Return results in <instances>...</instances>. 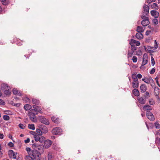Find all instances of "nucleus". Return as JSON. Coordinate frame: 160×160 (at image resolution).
Here are the masks:
<instances>
[{
    "label": "nucleus",
    "instance_id": "10",
    "mask_svg": "<svg viewBox=\"0 0 160 160\" xmlns=\"http://www.w3.org/2000/svg\"><path fill=\"white\" fill-rule=\"evenodd\" d=\"M52 143V142L50 140H45L44 142V147L46 148H49L51 146Z\"/></svg>",
    "mask_w": 160,
    "mask_h": 160
},
{
    "label": "nucleus",
    "instance_id": "31",
    "mask_svg": "<svg viewBox=\"0 0 160 160\" xmlns=\"http://www.w3.org/2000/svg\"><path fill=\"white\" fill-rule=\"evenodd\" d=\"M145 124L148 130L149 129H152V128L153 126V125L152 123H149L148 124L146 122H145Z\"/></svg>",
    "mask_w": 160,
    "mask_h": 160
},
{
    "label": "nucleus",
    "instance_id": "56",
    "mask_svg": "<svg viewBox=\"0 0 160 160\" xmlns=\"http://www.w3.org/2000/svg\"><path fill=\"white\" fill-rule=\"evenodd\" d=\"M142 51H137V54L138 56H141L142 55Z\"/></svg>",
    "mask_w": 160,
    "mask_h": 160
},
{
    "label": "nucleus",
    "instance_id": "35",
    "mask_svg": "<svg viewBox=\"0 0 160 160\" xmlns=\"http://www.w3.org/2000/svg\"><path fill=\"white\" fill-rule=\"evenodd\" d=\"M153 47H151L150 46H148V48L147 49V48L145 46H143L142 47V49H144V50H151V49H152L153 48Z\"/></svg>",
    "mask_w": 160,
    "mask_h": 160
},
{
    "label": "nucleus",
    "instance_id": "55",
    "mask_svg": "<svg viewBox=\"0 0 160 160\" xmlns=\"http://www.w3.org/2000/svg\"><path fill=\"white\" fill-rule=\"evenodd\" d=\"M155 71V68H153L151 70L150 72V73L151 74H154Z\"/></svg>",
    "mask_w": 160,
    "mask_h": 160
},
{
    "label": "nucleus",
    "instance_id": "52",
    "mask_svg": "<svg viewBox=\"0 0 160 160\" xmlns=\"http://www.w3.org/2000/svg\"><path fill=\"white\" fill-rule=\"evenodd\" d=\"M148 79L149 83H150L151 81L153 83L154 85H155V83H154V81L152 79L151 77H149L148 78Z\"/></svg>",
    "mask_w": 160,
    "mask_h": 160
},
{
    "label": "nucleus",
    "instance_id": "19",
    "mask_svg": "<svg viewBox=\"0 0 160 160\" xmlns=\"http://www.w3.org/2000/svg\"><path fill=\"white\" fill-rule=\"evenodd\" d=\"M12 91L14 95H18L19 96H22V93L18 90L16 89H13Z\"/></svg>",
    "mask_w": 160,
    "mask_h": 160
},
{
    "label": "nucleus",
    "instance_id": "11",
    "mask_svg": "<svg viewBox=\"0 0 160 160\" xmlns=\"http://www.w3.org/2000/svg\"><path fill=\"white\" fill-rule=\"evenodd\" d=\"M32 107L33 109H32V110H34L36 112H38L41 113H42V109L40 107L37 105H33L32 106Z\"/></svg>",
    "mask_w": 160,
    "mask_h": 160
},
{
    "label": "nucleus",
    "instance_id": "6",
    "mask_svg": "<svg viewBox=\"0 0 160 160\" xmlns=\"http://www.w3.org/2000/svg\"><path fill=\"white\" fill-rule=\"evenodd\" d=\"M146 114L148 118L150 121H153L155 118L152 113L150 111H147Z\"/></svg>",
    "mask_w": 160,
    "mask_h": 160
},
{
    "label": "nucleus",
    "instance_id": "17",
    "mask_svg": "<svg viewBox=\"0 0 160 160\" xmlns=\"http://www.w3.org/2000/svg\"><path fill=\"white\" fill-rule=\"evenodd\" d=\"M37 149L39 151H38L40 152V153L43 152L44 150V145L42 144H40L37 148Z\"/></svg>",
    "mask_w": 160,
    "mask_h": 160
},
{
    "label": "nucleus",
    "instance_id": "39",
    "mask_svg": "<svg viewBox=\"0 0 160 160\" xmlns=\"http://www.w3.org/2000/svg\"><path fill=\"white\" fill-rule=\"evenodd\" d=\"M25 160H34V159L30 155H26L25 157Z\"/></svg>",
    "mask_w": 160,
    "mask_h": 160
},
{
    "label": "nucleus",
    "instance_id": "46",
    "mask_svg": "<svg viewBox=\"0 0 160 160\" xmlns=\"http://www.w3.org/2000/svg\"><path fill=\"white\" fill-rule=\"evenodd\" d=\"M3 119L6 121L10 119L9 116L7 115H4L3 116Z\"/></svg>",
    "mask_w": 160,
    "mask_h": 160
},
{
    "label": "nucleus",
    "instance_id": "23",
    "mask_svg": "<svg viewBox=\"0 0 160 160\" xmlns=\"http://www.w3.org/2000/svg\"><path fill=\"white\" fill-rule=\"evenodd\" d=\"M51 119L52 122L56 123H59V118H56L55 117L53 116L51 118Z\"/></svg>",
    "mask_w": 160,
    "mask_h": 160
},
{
    "label": "nucleus",
    "instance_id": "25",
    "mask_svg": "<svg viewBox=\"0 0 160 160\" xmlns=\"http://www.w3.org/2000/svg\"><path fill=\"white\" fill-rule=\"evenodd\" d=\"M132 93L135 96L137 97L140 94L139 91L136 88H135L132 90Z\"/></svg>",
    "mask_w": 160,
    "mask_h": 160
},
{
    "label": "nucleus",
    "instance_id": "60",
    "mask_svg": "<svg viewBox=\"0 0 160 160\" xmlns=\"http://www.w3.org/2000/svg\"><path fill=\"white\" fill-rule=\"evenodd\" d=\"M2 149V148L1 147V145L0 144V157L2 158V156L3 153L1 151V150Z\"/></svg>",
    "mask_w": 160,
    "mask_h": 160
},
{
    "label": "nucleus",
    "instance_id": "63",
    "mask_svg": "<svg viewBox=\"0 0 160 160\" xmlns=\"http://www.w3.org/2000/svg\"><path fill=\"white\" fill-rule=\"evenodd\" d=\"M155 80H156V82L157 83V84L158 85V87H160V85L159 84L158 80V78L157 77L155 78Z\"/></svg>",
    "mask_w": 160,
    "mask_h": 160
},
{
    "label": "nucleus",
    "instance_id": "21",
    "mask_svg": "<svg viewBox=\"0 0 160 160\" xmlns=\"http://www.w3.org/2000/svg\"><path fill=\"white\" fill-rule=\"evenodd\" d=\"M139 82L138 81H133L132 82V87L134 88H137L138 87Z\"/></svg>",
    "mask_w": 160,
    "mask_h": 160
},
{
    "label": "nucleus",
    "instance_id": "61",
    "mask_svg": "<svg viewBox=\"0 0 160 160\" xmlns=\"http://www.w3.org/2000/svg\"><path fill=\"white\" fill-rule=\"evenodd\" d=\"M5 104V102L2 99H0V105H4Z\"/></svg>",
    "mask_w": 160,
    "mask_h": 160
},
{
    "label": "nucleus",
    "instance_id": "53",
    "mask_svg": "<svg viewBox=\"0 0 160 160\" xmlns=\"http://www.w3.org/2000/svg\"><path fill=\"white\" fill-rule=\"evenodd\" d=\"M137 59L136 57L134 56L133 57L132 60L133 62H136L137 61Z\"/></svg>",
    "mask_w": 160,
    "mask_h": 160
},
{
    "label": "nucleus",
    "instance_id": "32",
    "mask_svg": "<svg viewBox=\"0 0 160 160\" xmlns=\"http://www.w3.org/2000/svg\"><path fill=\"white\" fill-rule=\"evenodd\" d=\"M10 87L6 84H3L2 85V90L10 88Z\"/></svg>",
    "mask_w": 160,
    "mask_h": 160
},
{
    "label": "nucleus",
    "instance_id": "42",
    "mask_svg": "<svg viewBox=\"0 0 160 160\" xmlns=\"http://www.w3.org/2000/svg\"><path fill=\"white\" fill-rule=\"evenodd\" d=\"M154 126L156 128H160V124L158 122H156L154 123Z\"/></svg>",
    "mask_w": 160,
    "mask_h": 160
},
{
    "label": "nucleus",
    "instance_id": "29",
    "mask_svg": "<svg viewBox=\"0 0 160 160\" xmlns=\"http://www.w3.org/2000/svg\"><path fill=\"white\" fill-rule=\"evenodd\" d=\"M159 89L158 87H155L154 88V93L156 96H158L159 94Z\"/></svg>",
    "mask_w": 160,
    "mask_h": 160
},
{
    "label": "nucleus",
    "instance_id": "59",
    "mask_svg": "<svg viewBox=\"0 0 160 160\" xmlns=\"http://www.w3.org/2000/svg\"><path fill=\"white\" fill-rule=\"evenodd\" d=\"M8 145L10 147H12L14 146L13 143L11 142L8 143Z\"/></svg>",
    "mask_w": 160,
    "mask_h": 160
},
{
    "label": "nucleus",
    "instance_id": "38",
    "mask_svg": "<svg viewBox=\"0 0 160 160\" xmlns=\"http://www.w3.org/2000/svg\"><path fill=\"white\" fill-rule=\"evenodd\" d=\"M134 51H128V58L131 57L133 55V53Z\"/></svg>",
    "mask_w": 160,
    "mask_h": 160
},
{
    "label": "nucleus",
    "instance_id": "7",
    "mask_svg": "<svg viewBox=\"0 0 160 160\" xmlns=\"http://www.w3.org/2000/svg\"><path fill=\"white\" fill-rule=\"evenodd\" d=\"M148 60V54L146 53H144L143 54L142 61V66H144L146 64Z\"/></svg>",
    "mask_w": 160,
    "mask_h": 160
},
{
    "label": "nucleus",
    "instance_id": "14",
    "mask_svg": "<svg viewBox=\"0 0 160 160\" xmlns=\"http://www.w3.org/2000/svg\"><path fill=\"white\" fill-rule=\"evenodd\" d=\"M12 43H16L18 46H21L22 45V42L20 40L17 38H14L13 40V42H11Z\"/></svg>",
    "mask_w": 160,
    "mask_h": 160
},
{
    "label": "nucleus",
    "instance_id": "64",
    "mask_svg": "<svg viewBox=\"0 0 160 160\" xmlns=\"http://www.w3.org/2000/svg\"><path fill=\"white\" fill-rule=\"evenodd\" d=\"M155 0H147V2L149 4L152 2H155Z\"/></svg>",
    "mask_w": 160,
    "mask_h": 160
},
{
    "label": "nucleus",
    "instance_id": "2",
    "mask_svg": "<svg viewBox=\"0 0 160 160\" xmlns=\"http://www.w3.org/2000/svg\"><path fill=\"white\" fill-rule=\"evenodd\" d=\"M141 18L142 19L141 22V24L143 27H146L149 25L150 22L149 20V18L143 15L141 16Z\"/></svg>",
    "mask_w": 160,
    "mask_h": 160
},
{
    "label": "nucleus",
    "instance_id": "47",
    "mask_svg": "<svg viewBox=\"0 0 160 160\" xmlns=\"http://www.w3.org/2000/svg\"><path fill=\"white\" fill-rule=\"evenodd\" d=\"M145 94L144 95V97L146 99H148L150 97V95L149 92H145Z\"/></svg>",
    "mask_w": 160,
    "mask_h": 160
},
{
    "label": "nucleus",
    "instance_id": "8",
    "mask_svg": "<svg viewBox=\"0 0 160 160\" xmlns=\"http://www.w3.org/2000/svg\"><path fill=\"white\" fill-rule=\"evenodd\" d=\"M143 16H147L149 13V7L146 4L143 5Z\"/></svg>",
    "mask_w": 160,
    "mask_h": 160
},
{
    "label": "nucleus",
    "instance_id": "44",
    "mask_svg": "<svg viewBox=\"0 0 160 160\" xmlns=\"http://www.w3.org/2000/svg\"><path fill=\"white\" fill-rule=\"evenodd\" d=\"M155 142L157 145H159L160 144V138H159L158 137L156 138Z\"/></svg>",
    "mask_w": 160,
    "mask_h": 160
},
{
    "label": "nucleus",
    "instance_id": "51",
    "mask_svg": "<svg viewBox=\"0 0 160 160\" xmlns=\"http://www.w3.org/2000/svg\"><path fill=\"white\" fill-rule=\"evenodd\" d=\"M151 61L152 65V66H153L155 64V62L154 59V58H153V57H151Z\"/></svg>",
    "mask_w": 160,
    "mask_h": 160
},
{
    "label": "nucleus",
    "instance_id": "34",
    "mask_svg": "<svg viewBox=\"0 0 160 160\" xmlns=\"http://www.w3.org/2000/svg\"><path fill=\"white\" fill-rule=\"evenodd\" d=\"M14 152L13 150H10L8 151V154L9 157L10 158H12V155L13 154H14Z\"/></svg>",
    "mask_w": 160,
    "mask_h": 160
},
{
    "label": "nucleus",
    "instance_id": "50",
    "mask_svg": "<svg viewBox=\"0 0 160 160\" xmlns=\"http://www.w3.org/2000/svg\"><path fill=\"white\" fill-rule=\"evenodd\" d=\"M149 102L150 105H152L155 104V102L152 100V99H150L149 101Z\"/></svg>",
    "mask_w": 160,
    "mask_h": 160
},
{
    "label": "nucleus",
    "instance_id": "33",
    "mask_svg": "<svg viewBox=\"0 0 160 160\" xmlns=\"http://www.w3.org/2000/svg\"><path fill=\"white\" fill-rule=\"evenodd\" d=\"M132 78L133 79V81L136 82L138 81V79L137 78V75L135 73H133L132 74Z\"/></svg>",
    "mask_w": 160,
    "mask_h": 160
},
{
    "label": "nucleus",
    "instance_id": "20",
    "mask_svg": "<svg viewBox=\"0 0 160 160\" xmlns=\"http://www.w3.org/2000/svg\"><path fill=\"white\" fill-rule=\"evenodd\" d=\"M138 102L142 104H143L146 103V100L144 99L142 97H140L138 98Z\"/></svg>",
    "mask_w": 160,
    "mask_h": 160
},
{
    "label": "nucleus",
    "instance_id": "54",
    "mask_svg": "<svg viewBox=\"0 0 160 160\" xmlns=\"http://www.w3.org/2000/svg\"><path fill=\"white\" fill-rule=\"evenodd\" d=\"M142 80L147 83H148V84L149 83V82H148V78H143L142 79Z\"/></svg>",
    "mask_w": 160,
    "mask_h": 160
},
{
    "label": "nucleus",
    "instance_id": "1",
    "mask_svg": "<svg viewBox=\"0 0 160 160\" xmlns=\"http://www.w3.org/2000/svg\"><path fill=\"white\" fill-rule=\"evenodd\" d=\"M30 156L35 160H41V153L37 150H32Z\"/></svg>",
    "mask_w": 160,
    "mask_h": 160
},
{
    "label": "nucleus",
    "instance_id": "40",
    "mask_svg": "<svg viewBox=\"0 0 160 160\" xmlns=\"http://www.w3.org/2000/svg\"><path fill=\"white\" fill-rule=\"evenodd\" d=\"M1 2H2V3L3 5L5 6L8 5L10 2L9 0H5V1H3Z\"/></svg>",
    "mask_w": 160,
    "mask_h": 160
},
{
    "label": "nucleus",
    "instance_id": "26",
    "mask_svg": "<svg viewBox=\"0 0 160 160\" xmlns=\"http://www.w3.org/2000/svg\"><path fill=\"white\" fill-rule=\"evenodd\" d=\"M32 106L28 104H25L24 107V109L26 111L30 110L32 109Z\"/></svg>",
    "mask_w": 160,
    "mask_h": 160
},
{
    "label": "nucleus",
    "instance_id": "18",
    "mask_svg": "<svg viewBox=\"0 0 160 160\" xmlns=\"http://www.w3.org/2000/svg\"><path fill=\"white\" fill-rule=\"evenodd\" d=\"M140 89L142 92H145L147 90V86L145 84H142L140 87Z\"/></svg>",
    "mask_w": 160,
    "mask_h": 160
},
{
    "label": "nucleus",
    "instance_id": "22",
    "mask_svg": "<svg viewBox=\"0 0 160 160\" xmlns=\"http://www.w3.org/2000/svg\"><path fill=\"white\" fill-rule=\"evenodd\" d=\"M136 38L138 39H142L143 38V34L141 32L137 33L135 36Z\"/></svg>",
    "mask_w": 160,
    "mask_h": 160
},
{
    "label": "nucleus",
    "instance_id": "48",
    "mask_svg": "<svg viewBox=\"0 0 160 160\" xmlns=\"http://www.w3.org/2000/svg\"><path fill=\"white\" fill-rule=\"evenodd\" d=\"M157 18H155L152 20V22L155 24V25H156L158 24V20L157 19Z\"/></svg>",
    "mask_w": 160,
    "mask_h": 160
},
{
    "label": "nucleus",
    "instance_id": "4",
    "mask_svg": "<svg viewBox=\"0 0 160 160\" xmlns=\"http://www.w3.org/2000/svg\"><path fill=\"white\" fill-rule=\"evenodd\" d=\"M38 119L40 122L46 125H49L50 124L48 120L44 116H39Z\"/></svg>",
    "mask_w": 160,
    "mask_h": 160
},
{
    "label": "nucleus",
    "instance_id": "27",
    "mask_svg": "<svg viewBox=\"0 0 160 160\" xmlns=\"http://www.w3.org/2000/svg\"><path fill=\"white\" fill-rule=\"evenodd\" d=\"M11 91L10 88L3 90L4 94L7 95H10L11 94Z\"/></svg>",
    "mask_w": 160,
    "mask_h": 160
},
{
    "label": "nucleus",
    "instance_id": "15",
    "mask_svg": "<svg viewBox=\"0 0 160 160\" xmlns=\"http://www.w3.org/2000/svg\"><path fill=\"white\" fill-rule=\"evenodd\" d=\"M45 138L43 136H38L37 138H35V141L37 142L39 141L40 142L42 143L43 142H44V141H45Z\"/></svg>",
    "mask_w": 160,
    "mask_h": 160
},
{
    "label": "nucleus",
    "instance_id": "37",
    "mask_svg": "<svg viewBox=\"0 0 160 160\" xmlns=\"http://www.w3.org/2000/svg\"><path fill=\"white\" fill-rule=\"evenodd\" d=\"M30 134L33 136V137L35 140V138H37L38 137V136H37V134H36V132L34 131H31L30 132Z\"/></svg>",
    "mask_w": 160,
    "mask_h": 160
},
{
    "label": "nucleus",
    "instance_id": "57",
    "mask_svg": "<svg viewBox=\"0 0 160 160\" xmlns=\"http://www.w3.org/2000/svg\"><path fill=\"white\" fill-rule=\"evenodd\" d=\"M158 47V44L156 40L154 41V48L155 49H157Z\"/></svg>",
    "mask_w": 160,
    "mask_h": 160
},
{
    "label": "nucleus",
    "instance_id": "62",
    "mask_svg": "<svg viewBox=\"0 0 160 160\" xmlns=\"http://www.w3.org/2000/svg\"><path fill=\"white\" fill-rule=\"evenodd\" d=\"M17 154V152H14V154H13L12 155V158H13V159H15L16 158H17V157L16 156V155Z\"/></svg>",
    "mask_w": 160,
    "mask_h": 160
},
{
    "label": "nucleus",
    "instance_id": "45",
    "mask_svg": "<svg viewBox=\"0 0 160 160\" xmlns=\"http://www.w3.org/2000/svg\"><path fill=\"white\" fill-rule=\"evenodd\" d=\"M26 150L27 152L28 155H30L31 154V153H32V151H31L30 148L29 147H27L26 148Z\"/></svg>",
    "mask_w": 160,
    "mask_h": 160
},
{
    "label": "nucleus",
    "instance_id": "24",
    "mask_svg": "<svg viewBox=\"0 0 160 160\" xmlns=\"http://www.w3.org/2000/svg\"><path fill=\"white\" fill-rule=\"evenodd\" d=\"M136 31L138 32L142 33L143 32L144 29L142 26H138L137 27Z\"/></svg>",
    "mask_w": 160,
    "mask_h": 160
},
{
    "label": "nucleus",
    "instance_id": "5",
    "mask_svg": "<svg viewBox=\"0 0 160 160\" xmlns=\"http://www.w3.org/2000/svg\"><path fill=\"white\" fill-rule=\"evenodd\" d=\"M62 129L59 127L53 128L52 130L53 134L55 135H60L62 134Z\"/></svg>",
    "mask_w": 160,
    "mask_h": 160
},
{
    "label": "nucleus",
    "instance_id": "3",
    "mask_svg": "<svg viewBox=\"0 0 160 160\" xmlns=\"http://www.w3.org/2000/svg\"><path fill=\"white\" fill-rule=\"evenodd\" d=\"M36 113V114L34 113L31 112H29L28 113V116L29 117L30 119L33 122H36L37 121V119L36 115L38 114Z\"/></svg>",
    "mask_w": 160,
    "mask_h": 160
},
{
    "label": "nucleus",
    "instance_id": "13",
    "mask_svg": "<svg viewBox=\"0 0 160 160\" xmlns=\"http://www.w3.org/2000/svg\"><path fill=\"white\" fill-rule=\"evenodd\" d=\"M151 14L152 16L154 17L155 18H157L159 15V12L155 10H152L151 11Z\"/></svg>",
    "mask_w": 160,
    "mask_h": 160
},
{
    "label": "nucleus",
    "instance_id": "9",
    "mask_svg": "<svg viewBox=\"0 0 160 160\" xmlns=\"http://www.w3.org/2000/svg\"><path fill=\"white\" fill-rule=\"evenodd\" d=\"M136 41L133 39H131L129 42L130 45L131 46V50H136L137 47H135V44Z\"/></svg>",
    "mask_w": 160,
    "mask_h": 160
},
{
    "label": "nucleus",
    "instance_id": "43",
    "mask_svg": "<svg viewBox=\"0 0 160 160\" xmlns=\"http://www.w3.org/2000/svg\"><path fill=\"white\" fill-rule=\"evenodd\" d=\"M39 144L37 143H34L32 144V147L34 149L37 150V148Z\"/></svg>",
    "mask_w": 160,
    "mask_h": 160
},
{
    "label": "nucleus",
    "instance_id": "36",
    "mask_svg": "<svg viewBox=\"0 0 160 160\" xmlns=\"http://www.w3.org/2000/svg\"><path fill=\"white\" fill-rule=\"evenodd\" d=\"M152 8L156 10L158 9V7L157 4L155 3H154L151 6Z\"/></svg>",
    "mask_w": 160,
    "mask_h": 160
},
{
    "label": "nucleus",
    "instance_id": "12",
    "mask_svg": "<svg viewBox=\"0 0 160 160\" xmlns=\"http://www.w3.org/2000/svg\"><path fill=\"white\" fill-rule=\"evenodd\" d=\"M39 128L43 133H46L48 132V129L44 125H40L39 126Z\"/></svg>",
    "mask_w": 160,
    "mask_h": 160
},
{
    "label": "nucleus",
    "instance_id": "41",
    "mask_svg": "<svg viewBox=\"0 0 160 160\" xmlns=\"http://www.w3.org/2000/svg\"><path fill=\"white\" fill-rule=\"evenodd\" d=\"M28 128L29 129L33 130L35 129V126L33 124H29L28 125Z\"/></svg>",
    "mask_w": 160,
    "mask_h": 160
},
{
    "label": "nucleus",
    "instance_id": "58",
    "mask_svg": "<svg viewBox=\"0 0 160 160\" xmlns=\"http://www.w3.org/2000/svg\"><path fill=\"white\" fill-rule=\"evenodd\" d=\"M48 160H51L52 158V155L51 154L49 153L48 156Z\"/></svg>",
    "mask_w": 160,
    "mask_h": 160
},
{
    "label": "nucleus",
    "instance_id": "16",
    "mask_svg": "<svg viewBox=\"0 0 160 160\" xmlns=\"http://www.w3.org/2000/svg\"><path fill=\"white\" fill-rule=\"evenodd\" d=\"M143 109L144 111H150L152 110L151 106L148 105H146L143 107Z\"/></svg>",
    "mask_w": 160,
    "mask_h": 160
},
{
    "label": "nucleus",
    "instance_id": "30",
    "mask_svg": "<svg viewBox=\"0 0 160 160\" xmlns=\"http://www.w3.org/2000/svg\"><path fill=\"white\" fill-rule=\"evenodd\" d=\"M32 102L33 104L35 105H39L40 102V101L38 99L35 98L32 99Z\"/></svg>",
    "mask_w": 160,
    "mask_h": 160
},
{
    "label": "nucleus",
    "instance_id": "28",
    "mask_svg": "<svg viewBox=\"0 0 160 160\" xmlns=\"http://www.w3.org/2000/svg\"><path fill=\"white\" fill-rule=\"evenodd\" d=\"M36 134H37V136L40 137L42 135V132L41 131V129L39 128H37L36 129Z\"/></svg>",
    "mask_w": 160,
    "mask_h": 160
},
{
    "label": "nucleus",
    "instance_id": "49",
    "mask_svg": "<svg viewBox=\"0 0 160 160\" xmlns=\"http://www.w3.org/2000/svg\"><path fill=\"white\" fill-rule=\"evenodd\" d=\"M19 127L22 129H24L25 128V126L22 123H20L18 125Z\"/></svg>",
    "mask_w": 160,
    "mask_h": 160
}]
</instances>
